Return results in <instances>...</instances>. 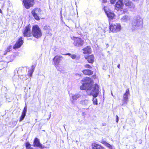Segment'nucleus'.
Segmentation results:
<instances>
[{"label": "nucleus", "instance_id": "f257e3e1", "mask_svg": "<svg viewBox=\"0 0 149 149\" xmlns=\"http://www.w3.org/2000/svg\"><path fill=\"white\" fill-rule=\"evenodd\" d=\"M82 84L80 86L81 90H87L88 95H92L93 97H96L99 94V86L97 84L92 85L93 80L89 77L84 78L81 80Z\"/></svg>", "mask_w": 149, "mask_h": 149}, {"label": "nucleus", "instance_id": "f03ea898", "mask_svg": "<svg viewBox=\"0 0 149 149\" xmlns=\"http://www.w3.org/2000/svg\"><path fill=\"white\" fill-rule=\"evenodd\" d=\"M143 20L142 18L139 17L136 18L135 20L132 23V29L133 30L141 29L143 26Z\"/></svg>", "mask_w": 149, "mask_h": 149}, {"label": "nucleus", "instance_id": "7ed1b4c3", "mask_svg": "<svg viewBox=\"0 0 149 149\" xmlns=\"http://www.w3.org/2000/svg\"><path fill=\"white\" fill-rule=\"evenodd\" d=\"M33 36L36 38H40L42 35L41 30L37 25L33 26L32 29Z\"/></svg>", "mask_w": 149, "mask_h": 149}, {"label": "nucleus", "instance_id": "20e7f679", "mask_svg": "<svg viewBox=\"0 0 149 149\" xmlns=\"http://www.w3.org/2000/svg\"><path fill=\"white\" fill-rule=\"evenodd\" d=\"M103 9L107 16L109 18V22L110 20L115 18V15L112 11L109 9L108 7H104Z\"/></svg>", "mask_w": 149, "mask_h": 149}, {"label": "nucleus", "instance_id": "39448f33", "mask_svg": "<svg viewBox=\"0 0 149 149\" xmlns=\"http://www.w3.org/2000/svg\"><path fill=\"white\" fill-rule=\"evenodd\" d=\"M110 30L113 33L119 32L121 29V26L120 24H112L109 26Z\"/></svg>", "mask_w": 149, "mask_h": 149}, {"label": "nucleus", "instance_id": "423d86ee", "mask_svg": "<svg viewBox=\"0 0 149 149\" xmlns=\"http://www.w3.org/2000/svg\"><path fill=\"white\" fill-rule=\"evenodd\" d=\"M73 44L75 46L80 47L82 46L84 44V40L81 38L77 37H73Z\"/></svg>", "mask_w": 149, "mask_h": 149}, {"label": "nucleus", "instance_id": "0eeeda50", "mask_svg": "<svg viewBox=\"0 0 149 149\" xmlns=\"http://www.w3.org/2000/svg\"><path fill=\"white\" fill-rule=\"evenodd\" d=\"M41 10L40 8H36L31 11V13L35 18L37 20H39L38 15L40 14Z\"/></svg>", "mask_w": 149, "mask_h": 149}, {"label": "nucleus", "instance_id": "6e6552de", "mask_svg": "<svg viewBox=\"0 0 149 149\" xmlns=\"http://www.w3.org/2000/svg\"><path fill=\"white\" fill-rule=\"evenodd\" d=\"M129 94V90L128 89H127L123 95L122 105L123 106L127 104L128 101V96Z\"/></svg>", "mask_w": 149, "mask_h": 149}, {"label": "nucleus", "instance_id": "1a4fd4ad", "mask_svg": "<svg viewBox=\"0 0 149 149\" xmlns=\"http://www.w3.org/2000/svg\"><path fill=\"white\" fill-rule=\"evenodd\" d=\"M24 6L27 9H29L33 6L34 4L33 0H23Z\"/></svg>", "mask_w": 149, "mask_h": 149}, {"label": "nucleus", "instance_id": "9d476101", "mask_svg": "<svg viewBox=\"0 0 149 149\" xmlns=\"http://www.w3.org/2000/svg\"><path fill=\"white\" fill-rule=\"evenodd\" d=\"M31 26L30 25L26 26L24 29L23 35L25 37H28L31 36Z\"/></svg>", "mask_w": 149, "mask_h": 149}, {"label": "nucleus", "instance_id": "9b49d317", "mask_svg": "<svg viewBox=\"0 0 149 149\" xmlns=\"http://www.w3.org/2000/svg\"><path fill=\"white\" fill-rule=\"evenodd\" d=\"M33 145L34 147H38L41 149H43L45 148L44 145H42L40 143L39 139L37 138H35Z\"/></svg>", "mask_w": 149, "mask_h": 149}, {"label": "nucleus", "instance_id": "f8f14e48", "mask_svg": "<svg viewBox=\"0 0 149 149\" xmlns=\"http://www.w3.org/2000/svg\"><path fill=\"white\" fill-rule=\"evenodd\" d=\"M23 43V40L22 37L19 38L13 46V49H16L20 47Z\"/></svg>", "mask_w": 149, "mask_h": 149}, {"label": "nucleus", "instance_id": "ddd939ff", "mask_svg": "<svg viewBox=\"0 0 149 149\" xmlns=\"http://www.w3.org/2000/svg\"><path fill=\"white\" fill-rule=\"evenodd\" d=\"M63 58V57L62 56L58 55L54 57L53 60L55 66L56 68V66L58 65L59 63L60 62L61 60Z\"/></svg>", "mask_w": 149, "mask_h": 149}, {"label": "nucleus", "instance_id": "4468645a", "mask_svg": "<svg viewBox=\"0 0 149 149\" xmlns=\"http://www.w3.org/2000/svg\"><path fill=\"white\" fill-rule=\"evenodd\" d=\"M124 3L126 6L130 8L134 9L135 8L134 4L130 0H124Z\"/></svg>", "mask_w": 149, "mask_h": 149}, {"label": "nucleus", "instance_id": "2eb2a0df", "mask_svg": "<svg viewBox=\"0 0 149 149\" xmlns=\"http://www.w3.org/2000/svg\"><path fill=\"white\" fill-rule=\"evenodd\" d=\"M27 107L25 106L23 110L22 115L20 117V119L19 120V122H21L22 121L24 118L27 111Z\"/></svg>", "mask_w": 149, "mask_h": 149}, {"label": "nucleus", "instance_id": "dca6fc26", "mask_svg": "<svg viewBox=\"0 0 149 149\" xmlns=\"http://www.w3.org/2000/svg\"><path fill=\"white\" fill-rule=\"evenodd\" d=\"M123 0H119L116 2L115 4L116 9V10H117L116 8H117V10L121 8L123 6Z\"/></svg>", "mask_w": 149, "mask_h": 149}, {"label": "nucleus", "instance_id": "f3484780", "mask_svg": "<svg viewBox=\"0 0 149 149\" xmlns=\"http://www.w3.org/2000/svg\"><path fill=\"white\" fill-rule=\"evenodd\" d=\"M86 59H87L88 63H93L94 61V56L93 55H91L87 56L85 57Z\"/></svg>", "mask_w": 149, "mask_h": 149}, {"label": "nucleus", "instance_id": "a211bd4d", "mask_svg": "<svg viewBox=\"0 0 149 149\" xmlns=\"http://www.w3.org/2000/svg\"><path fill=\"white\" fill-rule=\"evenodd\" d=\"M83 50L84 51L83 53L85 54H90L91 53V48L89 46H87Z\"/></svg>", "mask_w": 149, "mask_h": 149}, {"label": "nucleus", "instance_id": "6ab92c4d", "mask_svg": "<svg viewBox=\"0 0 149 149\" xmlns=\"http://www.w3.org/2000/svg\"><path fill=\"white\" fill-rule=\"evenodd\" d=\"M82 96L80 93H77L75 94H72L71 95L72 99L74 100H76Z\"/></svg>", "mask_w": 149, "mask_h": 149}, {"label": "nucleus", "instance_id": "aec40b11", "mask_svg": "<svg viewBox=\"0 0 149 149\" xmlns=\"http://www.w3.org/2000/svg\"><path fill=\"white\" fill-rule=\"evenodd\" d=\"M130 19V16L128 15H124L121 19V21L123 22H127L129 21Z\"/></svg>", "mask_w": 149, "mask_h": 149}, {"label": "nucleus", "instance_id": "412c9836", "mask_svg": "<svg viewBox=\"0 0 149 149\" xmlns=\"http://www.w3.org/2000/svg\"><path fill=\"white\" fill-rule=\"evenodd\" d=\"M35 67L33 65L31 66V68L28 71L27 75L29 77H32V74L33 72Z\"/></svg>", "mask_w": 149, "mask_h": 149}, {"label": "nucleus", "instance_id": "4be33fe9", "mask_svg": "<svg viewBox=\"0 0 149 149\" xmlns=\"http://www.w3.org/2000/svg\"><path fill=\"white\" fill-rule=\"evenodd\" d=\"M92 147L93 149H105V148L100 145H98L95 143H93Z\"/></svg>", "mask_w": 149, "mask_h": 149}, {"label": "nucleus", "instance_id": "5701e85b", "mask_svg": "<svg viewBox=\"0 0 149 149\" xmlns=\"http://www.w3.org/2000/svg\"><path fill=\"white\" fill-rule=\"evenodd\" d=\"M89 103V100L87 99L82 100L80 101V104L84 106H87L88 104Z\"/></svg>", "mask_w": 149, "mask_h": 149}, {"label": "nucleus", "instance_id": "b1692460", "mask_svg": "<svg viewBox=\"0 0 149 149\" xmlns=\"http://www.w3.org/2000/svg\"><path fill=\"white\" fill-rule=\"evenodd\" d=\"M83 73L86 75H91L93 74V72L90 70H85L82 71Z\"/></svg>", "mask_w": 149, "mask_h": 149}, {"label": "nucleus", "instance_id": "393cba45", "mask_svg": "<svg viewBox=\"0 0 149 149\" xmlns=\"http://www.w3.org/2000/svg\"><path fill=\"white\" fill-rule=\"evenodd\" d=\"M105 145L109 149H113V146L110 144L109 143L105 142L104 143Z\"/></svg>", "mask_w": 149, "mask_h": 149}, {"label": "nucleus", "instance_id": "a878e982", "mask_svg": "<svg viewBox=\"0 0 149 149\" xmlns=\"http://www.w3.org/2000/svg\"><path fill=\"white\" fill-rule=\"evenodd\" d=\"M31 145L29 143L27 142L26 143V149H33L31 148Z\"/></svg>", "mask_w": 149, "mask_h": 149}, {"label": "nucleus", "instance_id": "bb28decb", "mask_svg": "<svg viewBox=\"0 0 149 149\" xmlns=\"http://www.w3.org/2000/svg\"><path fill=\"white\" fill-rule=\"evenodd\" d=\"M11 46H9L7 47L6 49V53H5L4 54V55H6L7 52H9L10 50L11 49Z\"/></svg>", "mask_w": 149, "mask_h": 149}, {"label": "nucleus", "instance_id": "cd10ccee", "mask_svg": "<svg viewBox=\"0 0 149 149\" xmlns=\"http://www.w3.org/2000/svg\"><path fill=\"white\" fill-rule=\"evenodd\" d=\"M93 103L94 104L97 105V99L95 98V97H93Z\"/></svg>", "mask_w": 149, "mask_h": 149}, {"label": "nucleus", "instance_id": "c85d7f7f", "mask_svg": "<svg viewBox=\"0 0 149 149\" xmlns=\"http://www.w3.org/2000/svg\"><path fill=\"white\" fill-rule=\"evenodd\" d=\"M72 59H74L76 58L77 56L75 54H72L71 56Z\"/></svg>", "mask_w": 149, "mask_h": 149}, {"label": "nucleus", "instance_id": "c756f323", "mask_svg": "<svg viewBox=\"0 0 149 149\" xmlns=\"http://www.w3.org/2000/svg\"><path fill=\"white\" fill-rule=\"evenodd\" d=\"M85 67L86 68H91V67L88 64H86L85 65Z\"/></svg>", "mask_w": 149, "mask_h": 149}, {"label": "nucleus", "instance_id": "7c9ffc66", "mask_svg": "<svg viewBox=\"0 0 149 149\" xmlns=\"http://www.w3.org/2000/svg\"><path fill=\"white\" fill-rule=\"evenodd\" d=\"M44 29L45 30H48V29H49V26H45L44 27Z\"/></svg>", "mask_w": 149, "mask_h": 149}, {"label": "nucleus", "instance_id": "2f4dec72", "mask_svg": "<svg viewBox=\"0 0 149 149\" xmlns=\"http://www.w3.org/2000/svg\"><path fill=\"white\" fill-rule=\"evenodd\" d=\"M116 0H110V2L111 4H114L116 1Z\"/></svg>", "mask_w": 149, "mask_h": 149}, {"label": "nucleus", "instance_id": "473e14b6", "mask_svg": "<svg viewBox=\"0 0 149 149\" xmlns=\"http://www.w3.org/2000/svg\"><path fill=\"white\" fill-rule=\"evenodd\" d=\"M116 122L117 123H118V120H119L118 117V116L117 115H116Z\"/></svg>", "mask_w": 149, "mask_h": 149}, {"label": "nucleus", "instance_id": "72a5a7b5", "mask_svg": "<svg viewBox=\"0 0 149 149\" xmlns=\"http://www.w3.org/2000/svg\"><path fill=\"white\" fill-rule=\"evenodd\" d=\"M63 55H68L69 56L71 57V56L72 55V54H70V53H66V54H64Z\"/></svg>", "mask_w": 149, "mask_h": 149}, {"label": "nucleus", "instance_id": "f704fd0d", "mask_svg": "<svg viewBox=\"0 0 149 149\" xmlns=\"http://www.w3.org/2000/svg\"><path fill=\"white\" fill-rule=\"evenodd\" d=\"M81 73H77L75 74V75H76V76H78L79 77H80L81 76Z\"/></svg>", "mask_w": 149, "mask_h": 149}, {"label": "nucleus", "instance_id": "c9c22d12", "mask_svg": "<svg viewBox=\"0 0 149 149\" xmlns=\"http://www.w3.org/2000/svg\"><path fill=\"white\" fill-rule=\"evenodd\" d=\"M115 36H113V37L110 36V40H113V38H113V37H115Z\"/></svg>", "mask_w": 149, "mask_h": 149}, {"label": "nucleus", "instance_id": "e433bc0d", "mask_svg": "<svg viewBox=\"0 0 149 149\" xmlns=\"http://www.w3.org/2000/svg\"><path fill=\"white\" fill-rule=\"evenodd\" d=\"M107 1V0H102V2L103 3H105Z\"/></svg>", "mask_w": 149, "mask_h": 149}, {"label": "nucleus", "instance_id": "4c0bfd02", "mask_svg": "<svg viewBox=\"0 0 149 149\" xmlns=\"http://www.w3.org/2000/svg\"><path fill=\"white\" fill-rule=\"evenodd\" d=\"M120 64H118V65H117V67L119 68H120Z\"/></svg>", "mask_w": 149, "mask_h": 149}, {"label": "nucleus", "instance_id": "58836bf2", "mask_svg": "<svg viewBox=\"0 0 149 149\" xmlns=\"http://www.w3.org/2000/svg\"><path fill=\"white\" fill-rule=\"evenodd\" d=\"M0 13H2V11L1 9H0Z\"/></svg>", "mask_w": 149, "mask_h": 149}, {"label": "nucleus", "instance_id": "ea45409f", "mask_svg": "<svg viewBox=\"0 0 149 149\" xmlns=\"http://www.w3.org/2000/svg\"><path fill=\"white\" fill-rule=\"evenodd\" d=\"M84 114H85V113H82V115H84Z\"/></svg>", "mask_w": 149, "mask_h": 149}, {"label": "nucleus", "instance_id": "a19ab883", "mask_svg": "<svg viewBox=\"0 0 149 149\" xmlns=\"http://www.w3.org/2000/svg\"><path fill=\"white\" fill-rule=\"evenodd\" d=\"M14 77H13V79H14Z\"/></svg>", "mask_w": 149, "mask_h": 149}, {"label": "nucleus", "instance_id": "79ce46f5", "mask_svg": "<svg viewBox=\"0 0 149 149\" xmlns=\"http://www.w3.org/2000/svg\"><path fill=\"white\" fill-rule=\"evenodd\" d=\"M111 95H113V94H112V93H111Z\"/></svg>", "mask_w": 149, "mask_h": 149}]
</instances>
